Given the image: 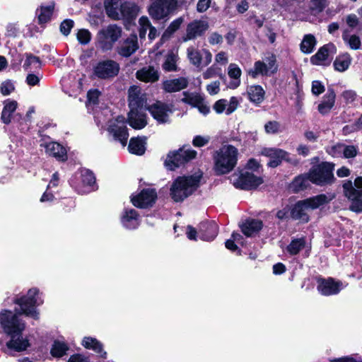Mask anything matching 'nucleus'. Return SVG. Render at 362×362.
I'll return each instance as SVG.
<instances>
[{"label": "nucleus", "instance_id": "obj_1", "mask_svg": "<svg viewBox=\"0 0 362 362\" xmlns=\"http://www.w3.org/2000/svg\"><path fill=\"white\" fill-rule=\"evenodd\" d=\"M129 124L137 129L144 128L147 124L144 110H148L153 117L161 124L169 122L170 115L173 113L171 105L160 101L147 106L146 95L141 93V88L138 86H132L129 89Z\"/></svg>", "mask_w": 362, "mask_h": 362}, {"label": "nucleus", "instance_id": "obj_2", "mask_svg": "<svg viewBox=\"0 0 362 362\" xmlns=\"http://www.w3.org/2000/svg\"><path fill=\"white\" fill-rule=\"evenodd\" d=\"M18 313H13L8 310L0 313V325L4 332L11 337L6 342L8 349L17 352L23 351V327H21Z\"/></svg>", "mask_w": 362, "mask_h": 362}, {"label": "nucleus", "instance_id": "obj_3", "mask_svg": "<svg viewBox=\"0 0 362 362\" xmlns=\"http://www.w3.org/2000/svg\"><path fill=\"white\" fill-rule=\"evenodd\" d=\"M202 174L199 172L188 176H180L175 180L170 189V195L176 202H182L199 187Z\"/></svg>", "mask_w": 362, "mask_h": 362}, {"label": "nucleus", "instance_id": "obj_4", "mask_svg": "<svg viewBox=\"0 0 362 362\" xmlns=\"http://www.w3.org/2000/svg\"><path fill=\"white\" fill-rule=\"evenodd\" d=\"M104 6L108 17L113 20L132 19L139 12L135 3L124 0H105Z\"/></svg>", "mask_w": 362, "mask_h": 362}, {"label": "nucleus", "instance_id": "obj_5", "mask_svg": "<svg viewBox=\"0 0 362 362\" xmlns=\"http://www.w3.org/2000/svg\"><path fill=\"white\" fill-rule=\"evenodd\" d=\"M238 149L231 145L223 146L214 155V170L217 175L230 172L238 160Z\"/></svg>", "mask_w": 362, "mask_h": 362}, {"label": "nucleus", "instance_id": "obj_6", "mask_svg": "<svg viewBox=\"0 0 362 362\" xmlns=\"http://www.w3.org/2000/svg\"><path fill=\"white\" fill-rule=\"evenodd\" d=\"M177 6V0H150L148 12L153 20H165L176 11Z\"/></svg>", "mask_w": 362, "mask_h": 362}, {"label": "nucleus", "instance_id": "obj_7", "mask_svg": "<svg viewBox=\"0 0 362 362\" xmlns=\"http://www.w3.org/2000/svg\"><path fill=\"white\" fill-rule=\"evenodd\" d=\"M345 196L351 202L350 209L355 212H362V177L355 179L354 183L348 181L343 185Z\"/></svg>", "mask_w": 362, "mask_h": 362}, {"label": "nucleus", "instance_id": "obj_8", "mask_svg": "<svg viewBox=\"0 0 362 362\" xmlns=\"http://www.w3.org/2000/svg\"><path fill=\"white\" fill-rule=\"evenodd\" d=\"M334 166L329 163H322L314 167L308 174V179L316 185H325L330 183L334 178Z\"/></svg>", "mask_w": 362, "mask_h": 362}, {"label": "nucleus", "instance_id": "obj_9", "mask_svg": "<svg viewBox=\"0 0 362 362\" xmlns=\"http://www.w3.org/2000/svg\"><path fill=\"white\" fill-rule=\"evenodd\" d=\"M122 35V29L116 25H110L101 29L97 35L99 46L104 50L111 49Z\"/></svg>", "mask_w": 362, "mask_h": 362}, {"label": "nucleus", "instance_id": "obj_10", "mask_svg": "<svg viewBox=\"0 0 362 362\" xmlns=\"http://www.w3.org/2000/svg\"><path fill=\"white\" fill-rule=\"evenodd\" d=\"M278 71V64L276 63V56L269 54L262 60L255 62L254 66L251 69L248 74L253 78H256L259 75L272 76Z\"/></svg>", "mask_w": 362, "mask_h": 362}, {"label": "nucleus", "instance_id": "obj_11", "mask_svg": "<svg viewBox=\"0 0 362 362\" xmlns=\"http://www.w3.org/2000/svg\"><path fill=\"white\" fill-rule=\"evenodd\" d=\"M196 156V151L191 148H182L177 151L169 153L165 161V165L169 170H172L195 158Z\"/></svg>", "mask_w": 362, "mask_h": 362}, {"label": "nucleus", "instance_id": "obj_12", "mask_svg": "<svg viewBox=\"0 0 362 362\" xmlns=\"http://www.w3.org/2000/svg\"><path fill=\"white\" fill-rule=\"evenodd\" d=\"M261 155L270 158L268 165L271 168L277 167L283 160L293 165L298 163L296 158L291 157L289 153L281 148H264L261 151Z\"/></svg>", "mask_w": 362, "mask_h": 362}, {"label": "nucleus", "instance_id": "obj_13", "mask_svg": "<svg viewBox=\"0 0 362 362\" xmlns=\"http://www.w3.org/2000/svg\"><path fill=\"white\" fill-rule=\"evenodd\" d=\"M18 107V103L14 100L6 99L4 101V107L1 114V122L8 125L13 123V127H16L21 130V115L18 113L13 116Z\"/></svg>", "mask_w": 362, "mask_h": 362}, {"label": "nucleus", "instance_id": "obj_14", "mask_svg": "<svg viewBox=\"0 0 362 362\" xmlns=\"http://www.w3.org/2000/svg\"><path fill=\"white\" fill-rule=\"evenodd\" d=\"M120 67L117 62L113 60L99 62L93 69V75L100 79H110L119 74Z\"/></svg>", "mask_w": 362, "mask_h": 362}, {"label": "nucleus", "instance_id": "obj_15", "mask_svg": "<svg viewBox=\"0 0 362 362\" xmlns=\"http://www.w3.org/2000/svg\"><path fill=\"white\" fill-rule=\"evenodd\" d=\"M233 185L241 189H250L255 188L262 183L261 177L255 175L248 171L235 173L231 176Z\"/></svg>", "mask_w": 362, "mask_h": 362}, {"label": "nucleus", "instance_id": "obj_16", "mask_svg": "<svg viewBox=\"0 0 362 362\" xmlns=\"http://www.w3.org/2000/svg\"><path fill=\"white\" fill-rule=\"evenodd\" d=\"M107 131L115 140L121 143L122 146H126L129 134L127 132L125 118L123 116H119L116 119L110 120Z\"/></svg>", "mask_w": 362, "mask_h": 362}, {"label": "nucleus", "instance_id": "obj_17", "mask_svg": "<svg viewBox=\"0 0 362 362\" xmlns=\"http://www.w3.org/2000/svg\"><path fill=\"white\" fill-rule=\"evenodd\" d=\"M43 303V299L36 288L30 289L28 291L25 300H24V317H30L35 320L38 319V313L36 306Z\"/></svg>", "mask_w": 362, "mask_h": 362}, {"label": "nucleus", "instance_id": "obj_18", "mask_svg": "<svg viewBox=\"0 0 362 362\" xmlns=\"http://www.w3.org/2000/svg\"><path fill=\"white\" fill-rule=\"evenodd\" d=\"M187 54L190 63L197 68L205 67L212 61V54L206 49H198L194 47H189L187 49Z\"/></svg>", "mask_w": 362, "mask_h": 362}, {"label": "nucleus", "instance_id": "obj_19", "mask_svg": "<svg viewBox=\"0 0 362 362\" xmlns=\"http://www.w3.org/2000/svg\"><path fill=\"white\" fill-rule=\"evenodd\" d=\"M336 53V46L333 43H328L320 47L317 53L311 57L310 62L313 65L327 66L330 64L332 59Z\"/></svg>", "mask_w": 362, "mask_h": 362}, {"label": "nucleus", "instance_id": "obj_20", "mask_svg": "<svg viewBox=\"0 0 362 362\" xmlns=\"http://www.w3.org/2000/svg\"><path fill=\"white\" fill-rule=\"evenodd\" d=\"M157 199V193L151 188L144 189L139 193L134 194L131 197L134 206L145 209L152 206Z\"/></svg>", "mask_w": 362, "mask_h": 362}, {"label": "nucleus", "instance_id": "obj_21", "mask_svg": "<svg viewBox=\"0 0 362 362\" xmlns=\"http://www.w3.org/2000/svg\"><path fill=\"white\" fill-rule=\"evenodd\" d=\"M209 28L206 20H194L188 23L186 28V34L182 37L183 42L194 40L202 36Z\"/></svg>", "mask_w": 362, "mask_h": 362}, {"label": "nucleus", "instance_id": "obj_22", "mask_svg": "<svg viewBox=\"0 0 362 362\" xmlns=\"http://www.w3.org/2000/svg\"><path fill=\"white\" fill-rule=\"evenodd\" d=\"M344 288L342 282L332 278L318 279L317 289L323 296L336 295Z\"/></svg>", "mask_w": 362, "mask_h": 362}, {"label": "nucleus", "instance_id": "obj_23", "mask_svg": "<svg viewBox=\"0 0 362 362\" xmlns=\"http://www.w3.org/2000/svg\"><path fill=\"white\" fill-rule=\"evenodd\" d=\"M40 146L45 148L48 156L54 157L59 161H64L67 159L66 148L57 142L46 141L42 139Z\"/></svg>", "mask_w": 362, "mask_h": 362}, {"label": "nucleus", "instance_id": "obj_24", "mask_svg": "<svg viewBox=\"0 0 362 362\" xmlns=\"http://www.w3.org/2000/svg\"><path fill=\"white\" fill-rule=\"evenodd\" d=\"M122 226L128 230H134L140 224L139 215L135 209H126L121 217Z\"/></svg>", "mask_w": 362, "mask_h": 362}, {"label": "nucleus", "instance_id": "obj_25", "mask_svg": "<svg viewBox=\"0 0 362 362\" xmlns=\"http://www.w3.org/2000/svg\"><path fill=\"white\" fill-rule=\"evenodd\" d=\"M139 48L137 36L132 35L121 44L118 48V53L122 57H128L136 52Z\"/></svg>", "mask_w": 362, "mask_h": 362}, {"label": "nucleus", "instance_id": "obj_26", "mask_svg": "<svg viewBox=\"0 0 362 362\" xmlns=\"http://www.w3.org/2000/svg\"><path fill=\"white\" fill-rule=\"evenodd\" d=\"M218 234V226L215 222L202 223L199 226V238L204 241L213 240Z\"/></svg>", "mask_w": 362, "mask_h": 362}, {"label": "nucleus", "instance_id": "obj_27", "mask_svg": "<svg viewBox=\"0 0 362 362\" xmlns=\"http://www.w3.org/2000/svg\"><path fill=\"white\" fill-rule=\"evenodd\" d=\"M188 79L185 77L169 79L163 81V88L165 92L173 93L180 91L188 86Z\"/></svg>", "mask_w": 362, "mask_h": 362}, {"label": "nucleus", "instance_id": "obj_28", "mask_svg": "<svg viewBox=\"0 0 362 362\" xmlns=\"http://www.w3.org/2000/svg\"><path fill=\"white\" fill-rule=\"evenodd\" d=\"M137 79L145 83H154L159 79V73L153 66L144 67L136 73Z\"/></svg>", "mask_w": 362, "mask_h": 362}, {"label": "nucleus", "instance_id": "obj_29", "mask_svg": "<svg viewBox=\"0 0 362 362\" xmlns=\"http://www.w3.org/2000/svg\"><path fill=\"white\" fill-rule=\"evenodd\" d=\"M310 211L303 200L298 202L291 210V216L295 220L301 222H308Z\"/></svg>", "mask_w": 362, "mask_h": 362}, {"label": "nucleus", "instance_id": "obj_30", "mask_svg": "<svg viewBox=\"0 0 362 362\" xmlns=\"http://www.w3.org/2000/svg\"><path fill=\"white\" fill-rule=\"evenodd\" d=\"M81 186L79 187V191L81 193H88L94 189L95 178L92 172L87 169L81 171Z\"/></svg>", "mask_w": 362, "mask_h": 362}, {"label": "nucleus", "instance_id": "obj_31", "mask_svg": "<svg viewBox=\"0 0 362 362\" xmlns=\"http://www.w3.org/2000/svg\"><path fill=\"white\" fill-rule=\"evenodd\" d=\"M247 95L251 103L259 105L264 99L265 91L261 86L253 85L247 87Z\"/></svg>", "mask_w": 362, "mask_h": 362}, {"label": "nucleus", "instance_id": "obj_32", "mask_svg": "<svg viewBox=\"0 0 362 362\" xmlns=\"http://www.w3.org/2000/svg\"><path fill=\"white\" fill-rule=\"evenodd\" d=\"M242 232L247 236H252L258 233L262 228V222L256 219L246 220L241 225Z\"/></svg>", "mask_w": 362, "mask_h": 362}, {"label": "nucleus", "instance_id": "obj_33", "mask_svg": "<svg viewBox=\"0 0 362 362\" xmlns=\"http://www.w3.org/2000/svg\"><path fill=\"white\" fill-rule=\"evenodd\" d=\"M334 102L335 93L332 90H329L322 103L318 105L319 112L322 115L328 113L334 106Z\"/></svg>", "mask_w": 362, "mask_h": 362}, {"label": "nucleus", "instance_id": "obj_34", "mask_svg": "<svg viewBox=\"0 0 362 362\" xmlns=\"http://www.w3.org/2000/svg\"><path fill=\"white\" fill-rule=\"evenodd\" d=\"M241 74L242 71L236 64L231 63L229 64L228 75L233 80L229 85L230 88H236L240 86Z\"/></svg>", "mask_w": 362, "mask_h": 362}, {"label": "nucleus", "instance_id": "obj_35", "mask_svg": "<svg viewBox=\"0 0 362 362\" xmlns=\"http://www.w3.org/2000/svg\"><path fill=\"white\" fill-rule=\"evenodd\" d=\"M332 199L328 198L325 194H319L303 200L309 211L316 209L320 206L328 203Z\"/></svg>", "mask_w": 362, "mask_h": 362}, {"label": "nucleus", "instance_id": "obj_36", "mask_svg": "<svg viewBox=\"0 0 362 362\" xmlns=\"http://www.w3.org/2000/svg\"><path fill=\"white\" fill-rule=\"evenodd\" d=\"M82 344L85 348L92 349L95 353L98 354L100 357H106L107 354L103 351V345L96 339L92 337H84Z\"/></svg>", "mask_w": 362, "mask_h": 362}, {"label": "nucleus", "instance_id": "obj_37", "mask_svg": "<svg viewBox=\"0 0 362 362\" xmlns=\"http://www.w3.org/2000/svg\"><path fill=\"white\" fill-rule=\"evenodd\" d=\"M351 57L349 54L344 53L339 54L335 59L333 65L334 69L339 72H344L347 70L351 63Z\"/></svg>", "mask_w": 362, "mask_h": 362}, {"label": "nucleus", "instance_id": "obj_38", "mask_svg": "<svg viewBox=\"0 0 362 362\" xmlns=\"http://www.w3.org/2000/svg\"><path fill=\"white\" fill-rule=\"evenodd\" d=\"M41 62L40 59L31 54H27L24 61V71L36 72L41 69Z\"/></svg>", "mask_w": 362, "mask_h": 362}, {"label": "nucleus", "instance_id": "obj_39", "mask_svg": "<svg viewBox=\"0 0 362 362\" xmlns=\"http://www.w3.org/2000/svg\"><path fill=\"white\" fill-rule=\"evenodd\" d=\"M179 59L177 52L171 51L165 56L162 68L165 71H177V62Z\"/></svg>", "mask_w": 362, "mask_h": 362}, {"label": "nucleus", "instance_id": "obj_40", "mask_svg": "<svg viewBox=\"0 0 362 362\" xmlns=\"http://www.w3.org/2000/svg\"><path fill=\"white\" fill-rule=\"evenodd\" d=\"M145 144V140L141 138H132L128 146L129 151L133 154L142 155L146 150Z\"/></svg>", "mask_w": 362, "mask_h": 362}, {"label": "nucleus", "instance_id": "obj_41", "mask_svg": "<svg viewBox=\"0 0 362 362\" xmlns=\"http://www.w3.org/2000/svg\"><path fill=\"white\" fill-rule=\"evenodd\" d=\"M54 4H49L46 6H41L37 10L38 21L40 24H44L50 21L54 11Z\"/></svg>", "mask_w": 362, "mask_h": 362}, {"label": "nucleus", "instance_id": "obj_42", "mask_svg": "<svg viewBox=\"0 0 362 362\" xmlns=\"http://www.w3.org/2000/svg\"><path fill=\"white\" fill-rule=\"evenodd\" d=\"M69 350L68 345L63 341L54 340L50 349L51 355L54 358H61Z\"/></svg>", "mask_w": 362, "mask_h": 362}, {"label": "nucleus", "instance_id": "obj_43", "mask_svg": "<svg viewBox=\"0 0 362 362\" xmlns=\"http://www.w3.org/2000/svg\"><path fill=\"white\" fill-rule=\"evenodd\" d=\"M317 44L316 39L311 34L305 35L300 43V50L305 54L311 53Z\"/></svg>", "mask_w": 362, "mask_h": 362}, {"label": "nucleus", "instance_id": "obj_44", "mask_svg": "<svg viewBox=\"0 0 362 362\" xmlns=\"http://www.w3.org/2000/svg\"><path fill=\"white\" fill-rule=\"evenodd\" d=\"M305 245L306 242L304 238H295L291 240L286 250L290 255H295L303 250Z\"/></svg>", "mask_w": 362, "mask_h": 362}, {"label": "nucleus", "instance_id": "obj_45", "mask_svg": "<svg viewBox=\"0 0 362 362\" xmlns=\"http://www.w3.org/2000/svg\"><path fill=\"white\" fill-rule=\"evenodd\" d=\"M342 38L350 49L354 50L360 49L361 42L358 36L356 35H349L348 31L346 30L342 34Z\"/></svg>", "mask_w": 362, "mask_h": 362}, {"label": "nucleus", "instance_id": "obj_46", "mask_svg": "<svg viewBox=\"0 0 362 362\" xmlns=\"http://www.w3.org/2000/svg\"><path fill=\"white\" fill-rule=\"evenodd\" d=\"M182 95L183 98H182V101L193 107L199 105L201 100L203 99L200 94L196 93H189L187 91H185L183 92Z\"/></svg>", "mask_w": 362, "mask_h": 362}, {"label": "nucleus", "instance_id": "obj_47", "mask_svg": "<svg viewBox=\"0 0 362 362\" xmlns=\"http://www.w3.org/2000/svg\"><path fill=\"white\" fill-rule=\"evenodd\" d=\"M184 22V18L183 17H179L176 19H175L173 21L170 23V24L168 25L167 29L165 30L163 38H169L170 36L177 31L181 25Z\"/></svg>", "mask_w": 362, "mask_h": 362}, {"label": "nucleus", "instance_id": "obj_48", "mask_svg": "<svg viewBox=\"0 0 362 362\" xmlns=\"http://www.w3.org/2000/svg\"><path fill=\"white\" fill-rule=\"evenodd\" d=\"M152 25L146 16H141L139 19V35L141 40L145 39L147 30H149Z\"/></svg>", "mask_w": 362, "mask_h": 362}, {"label": "nucleus", "instance_id": "obj_49", "mask_svg": "<svg viewBox=\"0 0 362 362\" xmlns=\"http://www.w3.org/2000/svg\"><path fill=\"white\" fill-rule=\"evenodd\" d=\"M228 63V53L224 51H220L215 55L214 64L213 65H216V66L219 67V66H226Z\"/></svg>", "mask_w": 362, "mask_h": 362}, {"label": "nucleus", "instance_id": "obj_50", "mask_svg": "<svg viewBox=\"0 0 362 362\" xmlns=\"http://www.w3.org/2000/svg\"><path fill=\"white\" fill-rule=\"evenodd\" d=\"M220 75H221V69L220 67L216 66V65L211 66L202 74L203 78L206 80Z\"/></svg>", "mask_w": 362, "mask_h": 362}, {"label": "nucleus", "instance_id": "obj_51", "mask_svg": "<svg viewBox=\"0 0 362 362\" xmlns=\"http://www.w3.org/2000/svg\"><path fill=\"white\" fill-rule=\"evenodd\" d=\"M267 134H274L281 132V124L277 121H269L264 124Z\"/></svg>", "mask_w": 362, "mask_h": 362}, {"label": "nucleus", "instance_id": "obj_52", "mask_svg": "<svg viewBox=\"0 0 362 362\" xmlns=\"http://www.w3.org/2000/svg\"><path fill=\"white\" fill-rule=\"evenodd\" d=\"M346 23L351 29H362L358 18L355 14H349L346 17Z\"/></svg>", "mask_w": 362, "mask_h": 362}, {"label": "nucleus", "instance_id": "obj_53", "mask_svg": "<svg viewBox=\"0 0 362 362\" xmlns=\"http://www.w3.org/2000/svg\"><path fill=\"white\" fill-rule=\"evenodd\" d=\"M308 180H309V179H308V175L296 177L292 183L294 190L300 191L304 189L306 187V182Z\"/></svg>", "mask_w": 362, "mask_h": 362}, {"label": "nucleus", "instance_id": "obj_54", "mask_svg": "<svg viewBox=\"0 0 362 362\" xmlns=\"http://www.w3.org/2000/svg\"><path fill=\"white\" fill-rule=\"evenodd\" d=\"M41 78V74L39 71L28 72L25 81L30 86H36L39 83Z\"/></svg>", "mask_w": 362, "mask_h": 362}, {"label": "nucleus", "instance_id": "obj_55", "mask_svg": "<svg viewBox=\"0 0 362 362\" xmlns=\"http://www.w3.org/2000/svg\"><path fill=\"white\" fill-rule=\"evenodd\" d=\"M339 150L342 151V156L344 158H353L357 154V149L354 146H345L342 144V146H339Z\"/></svg>", "mask_w": 362, "mask_h": 362}, {"label": "nucleus", "instance_id": "obj_56", "mask_svg": "<svg viewBox=\"0 0 362 362\" xmlns=\"http://www.w3.org/2000/svg\"><path fill=\"white\" fill-rule=\"evenodd\" d=\"M14 89V85L11 80L3 81L0 86V92L5 96L10 95Z\"/></svg>", "mask_w": 362, "mask_h": 362}, {"label": "nucleus", "instance_id": "obj_57", "mask_svg": "<svg viewBox=\"0 0 362 362\" xmlns=\"http://www.w3.org/2000/svg\"><path fill=\"white\" fill-rule=\"evenodd\" d=\"M77 39L81 44L86 45L91 39V34L86 29L79 30L77 33Z\"/></svg>", "mask_w": 362, "mask_h": 362}, {"label": "nucleus", "instance_id": "obj_58", "mask_svg": "<svg viewBox=\"0 0 362 362\" xmlns=\"http://www.w3.org/2000/svg\"><path fill=\"white\" fill-rule=\"evenodd\" d=\"M362 129V115L358 118L355 124L351 125H346L343 128L344 134H349L354 131H358Z\"/></svg>", "mask_w": 362, "mask_h": 362}, {"label": "nucleus", "instance_id": "obj_59", "mask_svg": "<svg viewBox=\"0 0 362 362\" xmlns=\"http://www.w3.org/2000/svg\"><path fill=\"white\" fill-rule=\"evenodd\" d=\"M74 21L70 19H66L64 20L60 25V31L62 33H63L64 35H68L71 30V28L74 27Z\"/></svg>", "mask_w": 362, "mask_h": 362}, {"label": "nucleus", "instance_id": "obj_60", "mask_svg": "<svg viewBox=\"0 0 362 362\" xmlns=\"http://www.w3.org/2000/svg\"><path fill=\"white\" fill-rule=\"evenodd\" d=\"M208 41L211 45H221L223 41V37L217 32H214L209 35Z\"/></svg>", "mask_w": 362, "mask_h": 362}, {"label": "nucleus", "instance_id": "obj_61", "mask_svg": "<svg viewBox=\"0 0 362 362\" xmlns=\"http://www.w3.org/2000/svg\"><path fill=\"white\" fill-rule=\"evenodd\" d=\"M210 140V137L209 136H196L193 141L192 144L196 147H202L206 145Z\"/></svg>", "mask_w": 362, "mask_h": 362}, {"label": "nucleus", "instance_id": "obj_62", "mask_svg": "<svg viewBox=\"0 0 362 362\" xmlns=\"http://www.w3.org/2000/svg\"><path fill=\"white\" fill-rule=\"evenodd\" d=\"M326 6V0H311L310 8L313 11H321Z\"/></svg>", "mask_w": 362, "mask_h": 362}, {"label": "nucleus", "instance_id": "obj_63", "mask_svg": "<svg viewBox=\"0 0 362 362\" xmlns=\"http://www.w3.org/2000/svg\"><path fill=\"white\" fill-rule=\"evenodd\" d=\"M227 108V100L225 99H221L216 101L214 105V110L218 113L221 114L224 110L226 111Z\"/></svg>", "mask_w": 362, "mask_h": 362}, {"label": "nucleus", "instance_id": "obj_64", "mask_svg": "<svg viewBox=\"0 0 362 362\" xmlns=\"http://www.w3.org/2000/svg\"><path fill=\"white\" fill-rule=\"evenodd\" d=\"M206 90L210 95H216L220 91V81H215L206 86Z\"/></svg>", "mask_w": 362, "mask_h": 362}]
</instances>
